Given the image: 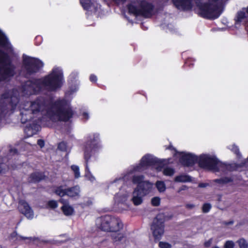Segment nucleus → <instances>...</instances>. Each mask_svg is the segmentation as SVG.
<instances>
[{"label": "nucleus", "instance_id": "2f4dec72", "mask_svg": "<svg viewBox=\"0 0 248 248\" xmlns=\"http://www.w3.org/2000/svg\"><path fill=\"white\" fill-rule=\"evenodd\" d=\"M10 237L12 239L16 238V240L18 241H22L26 239L31 240V237H24L20 235L18 236L16 231L12 232L10 235Z\"/></svg>", "mask_w": 248, "mask_h": 248}, {"label": "nucleus", "instance_id": "4be33fe9", "mask_svg": "<svg viewBox=\"0 0 248 248\" xmlns=\"http://www.w3.org/2000/svg\"><path fill=\"white\" fill-rule=\"evenodd\" d=\"M40 128V126L36 123H32L30 124L29 126H27L24 128V133L26 135L27 137L32 136L34 135L36 131H38Z\"/></svg>", "mask_w": 248, "mask_h": 248}, {"label": "nucleus", "instance_id": "39448f33", "mask_svg": "<svg viewBox=\"0 0 248 248\" xmlns=\"http://www.w3.org/2000/svg\"><path fill=\"white\" fill-rule=\"evenodd\" d=\"M40 80L42 88L49 92H56L63 85V73L58 68L53 69L49 74L40 78Z\"/></svg>", "mask_w": 248, "mask_h": 248}, {"label": "nucleus", "instance_id": "9d476101", "mask_svg": "<svg viewBox=\"0 0 248 248\" xmlns=\"http://www.w3.org/2000/svg\"><path fill=\"white\" fill-rule=\"evenodd\" d=\"M42 87L40 78H35L25 81L22 86V92L25 95L30 96L39 93Z\"/></svg>", "mask_w": 248, "mask_h": 248}, {"label": "nucleus", "instance_id": "4d7b16f0", "mask_svg": "<svg viewBox=\"0 0 248 248\" xmlns=\"http://www.w3.org/2000/svg\"><path fill=\"white\" fill-rule=\"evenodd\" d=\"M9 151L10 153H13L14 155L17 154L18 153V151L16 148H12L10 149Z\"/></svg>", "mask_w": 248, "mask_h": 248}, {"label": "nucleus", "instance_id": "4c0bfd02", "mask_svg": "<svg viewBox=\"0 0 248 248\" xmlns=\"http://www.w3.org/2000/svg\"><path fill=\"white\" fill-rule=\"evenodd\" d=\"M71 170L74 173V176L75 178H78L80 177L79 168L78 166L73 165L71 166Z\"/></svg>", "mask_w": 248, "mask_h": 248}, {"label": "nucleus", "instance_id": "b1692460", "mask_svg": "<svg viewBox=\"0 0 248 248\" xmlns=\"http://www.w3.org/2000/svg\"><path fill=\"white\" fill-rule=\"evenodd\" d=\"M33 113L30 110L25 109L20 113L21 116V122L22 124H25L29 121H30L32 118Z\"/></svg>", "mask_w": 248, "mask_h": 248}, {"label": "nucleus", "instance_id": "cd10ccee", "mask_svg": "<svg viewBox=\"0 0 248 248\" xmlns=\"http://www.w3.org/2000/svg\"><path fill=\"white\" fill-rule=\"evenodd\" d=\"M128 13L129 14H133L135 16H140V8L131 3L128 4L127 5Z\"/></svg>", "mask_w": 248, "mask_h": 248}, {"label": "nucleus", "instance_id": "5701e85b", "mask_svg": "<svg viewBox=\"0 0 248 248\" xmlns=\"http://www.w3.org/2000/svg\"><path fill=\"white\" fill-rule=\"evenodd\" d=\"M80 187L78 185L66 188V196L72 198H78L79 196Z\"/></svg>", "mask_w": 248, "mask_h": 248}, {"label": "nucleus", "instance_id": "37998d69", "mask_svg": "<svg viewBox=\"0 0 248 248\" xmlns=\"http://www.w3.org/2000/svg\"><path fill=\"white\" fill-rule=\"evenodd\" d=\"M151 203L154 206H158L160 203V199L158 197H155L152 199Z\"/></svg>", "mask_w": 248, "mask_h": 248}, {"label": "nucleus", "instance_id": "4468645a", "mask_svg": "<svg viewBox=\"0 0 248 248\" xmlns=\"http://www.w3.org/2000/svg\"><path fill=\"white\" fill-rule=\"evenodd\" d=\"M155 6L145 0L141 1L140 4V16L145 18H149L153 16Z\"/></svg>", "mask_w": 248, "mask_h": 248}, {"label": "nucleus", "instance_id": "79ce46f5", "mask_svg": "<svg viewBox=\"0 0 248 248\" xmlns=\"http://www.w3.org/2000/svg\"><path fill=\"white\" fill-rule=\"evenodd\" d=\"M47 206L52 209L56 208L58 206V202L55 200H50L47 202Z\"/></svg>", "mask_w": 248, "mask_h": 248}, {"label": "nucleus", "instance_id": "473e14b6", "mask_svg": "<svg viewBox=\"0 0 248 248\" xmlns=\"http://www.w3.org/2000/svg\"><path fill=\"white\" fill-rule=\"evenodd\" d=\"M80 3L83 8L85 10H89L91 7L90 0H79Z\"/></svg>", "mask_w": 248, "mask_h": 248}, {"label": "nucleus", "instance_id": "1a4fd4ad", "mask_svg": "<svg viewBox=\"0 0 248 248\" xmlns=\"http://www.w3.org/2000/svg\"><path fill=\"white\" fill-rule=\"evenodd\" d=\"M166 216L164 214L159 213L154 218L151 226L154 241L157 243L162 238L164 233L165 221Z\"/></svg>", "mask_w": 248, "mask_h": 248}, {"label": "nucleus", "instance_id": "c03bdc74", "mask_svg": "<svg viewBox=\"0 0 248 248\" xmlns=\"http://www.w3.org/2000/svg\"><path fill=\"white\" fill-rule=\"evenodd\" d=\"M234 243L232 240H227L225 242L223 248H234Z\"/></svg>", "mask_w": 248, "mask_h": 248}, {"label": "nucleus", "instance_id": "338daca9", "mask_svg": "<svg viewBox=\"0 0 248 248\" xmlns=\"http://www.w3.org/2000/svg\"><path fill=\"white\" fill-rule=\"evenodd\" d=\"M213 248H219L217 246H215V247H213Z\"/></svg>", "mask_w": 248, "mask_h": 248}, {"label": "nucleus", "instance_id": "69168bd1", "mask_svg": "<svg viewBox=\"0 0 248 248\" xmlns=\"http://www.w3.org/2000/svg\"><path fill=\"white\" fill-rule=\"evenodd\" d=\"M246 12H247V14H248V7L247 8Z\"/></svg>", "mask_w": 248, "mask_h": 248}, {"label": "nucleus", "instance_id": "bb28decb", "mask_svg": "<svg viewBox=\"0 0 248 248\" xmlns=\"http://www.w3.org/2000/svg\"><path fill=\"white\" fill-rule=\"evenodd\" d=\"M174 181L176 182H190L192 181L191 177L186 174H181L176 176L174 178Z\"/></svg>", "mask_w": 248, "mask_h": 248}, {"label": "nucleus", "instance_id": "aec40b11", "mask_svg": "<svg viewBox=\"0 0 248 248\" xmlns=\"http://www.w3.org/2000/svg\"><path fill=\"white\" fill-rule=\"evenodd\" d=\"M46 176L43 172L35 171L30 174L29 177L30 183H37L45 179Z\"/></svg>", "mask_w": 248, "mask_h": 248}, {"label": "nucleus", "instance_id": "c756f323", "mask_svg": "<svg viewBox=\"0 0 248 248\" xmlns=\"http://www.w3.org/2000/svg\"><path fill=\"white\" fill-rule=\"evenodd\" d=\"M214 182L219 184L223 185L232 182L233 179L232 177H224L220 179H215Z\"/></svg>", "mask_w": 248, "mask_h": 248}, {"label": "nucleus", "instance_id": "9b49d317", "mask_svg": "<svg viewBox=\"0 0 248 248\" xmlns=\"http://www.w3.org/2000/svg\"><path fill=\"white\" fill-rule=\"evenodd\" d=\"M162 165V162L157 158L154 157L149 154H146L142 156L140 163L134 168V170L136 171H141L151 166L158 165L161 167Z\"/></svg>", "mask_w": 248, "mask_h": 248}, {"label": "nucleus", "instance_id": "ea45409f", "mask_svg": "<svg viewBox=\"0 0 248 248\" xmlns=\"http://www.w3.org/2000/svg\"><path fill=\"white\" fill-rule=\"evenodd\" d=\"M67 144L64 141H62L58 144V149L63 152L66 151L67 150Z\"/></svg>", "mask_w": 248, "mask_h": 248}, {"label": "nucleus", "instance_id": "6e6552de", "mask_svg": "<svg viewBox=\"0 0 248 248\" xmlns=\"http://www.w3.org/2000/svg\"><path fill=\"white\" fill-rule=\"evenodd\" d=\"M43 66V62L39 59L23 55L22 68L27 75L32 76L38 73Z\"/></svg>", "mask_w": 248, "mask_h": 248}, {"label": "nucleus", "instance_id": "6ab92c4d", "mask_svg": "<svg viewBox=\"0 0 248 248\" xmlns=\"http://www.w3.org/2000/svg\"><path fill=\"white\" fill-rule=\"evenodd\" d=\"M112 216L106 215L101 217L100 229L104 231L108 232L110 230V227L111 222Z\"/></svg>", "mask_w": 248, "mask_h": 248}, {"label": "nucleus", "instance_id": "c9c22d12", "mask_svg": "<svg viewBox=\"0 0 248 248\" xmlns=\"http://www.w3.org/2000/svg\"><path fill=\"white\" fill-rule=\"evenodd\" d=\"M156 187L160 192H164L166 190V186L163 181H157L156 183Z\"/></svg>", "mask_w": 248, "mask_h": 248}, {"label": "nucleus", "instance_id": "8fccbe9b", "mask_svg": "<svg viewBox=\"0 0 248 248\" xmlns=\"http://www.w3.org/2000/svg\"><path fill=\"white\" fill-rule=\"evenodd\" d=\"M90 80L92 82L95 83L97 80V77L94 74H91L90 76Z\"/></svg>", "mask_w": 248, "mask_h": 248}, {"label": "nucleus", "instance_id": "7c9ffc66", "mask_svg": "<svg viewBox=\"0 0 248 248\" xmlns=\"http://www.w3.org/2000/svg\"><path fill=\"white\" fill-rule=\"evenodd\" d=\"M144 176L143 175H134L132 177V182L135 184L140 185L143 183Z\"/></svg>", "mask_w": 248, "mask_h": 248}, {"label": "nucleus", "instance_id": "603ef678", "mask_svg": "<svg viewBox=\"0 0 248 248\" xmlns=\"http://www.w3.org/2000/svg\"><path fill=\"white\" fill-rule=\"evenodd\" d=\"M37 144L41 147L43 148L45 146V141L43 140L39 139L37 140Z\"/></svg>", "mask_w": 248, "mask_h": 248}, {"label": "nucleus", "instance_id": "6e6d98bb", "mask_svg": "<svg viewBox=\"0 0 248 248\" xmlns=\"http://www.w3.org/2000/svg\"><path fill=\"white\" fill-rule=\"evenodd\" d=\"M82 116L84 119L86 120H88L89 118V114L86 112H83L82 113Z\"/></svg>", "mask_w": 248, "mask_h": 248}, {"label": "nucleus", "instance_id": "49530a36", "mask_svg": "<svg viewBox=\"0 0 248 248\" xmlns=\"http://www.w3.org/2000/svg\"><path fill=\"white\" fill-rule=\"evenodd\" d=\"M159 247L160 248H171V245L170 243L166 242L160 241L159 242Z\"/></svg>", "mask_w": 248, "mask_h": 248}, {"label": "nucleus", "instance_id": "09e8293b", "mask_svg": "<svg viewBox=\"0 0 248 248\" xmlns=\"http://www.w3.org/2000/svg\"><path fill=\"white\" fill-rule=\"evenodd\" d=\"M42 41V37L40 36H37L34 39V43L36 45H40Z\"/></svg>", "mask_w": 248, "mask_h": 248}, {"label": "nucleus", "instance_id": "ddd939ff", "mask_svg": "<svg viewBox=\"0 0 248 248\" xmlns=\"http://www.w3.org/2000/svg\"><path fill=\"white\" fill-rule=\"evenodd\" d=\"M179 155H181L179 162L185 167H191L198 163L199 157L195 155L184 152H180Z\"/></svg>", "mask_w": 248, "mask_h": 248}, {"label": "nucleus", "instance_id": "423d86ee", "mask_svg": "<svg viewBox=\"0 0 248 248\" xmlns=\"http://www.w3.org/2000/svg\"><path fill=\"white\" fill-rule=\"evenodd\" d=\"M16 66L8 54L0 49V82L9 79L16 74Z\"/></svg>", "mask_w": 248, "mask_h": 248}, {"label": "nucleus", "instance_id": "7ed1b4c3", "mask_svg": "<svg viewBox=\"0 0 248 248\" xmlns=\"http://www.w3.org/2000/svg\"><path fill=\"white\" fill-rule=\"evenodd\" d=\"M218 0H195L198 9V15L206 19L217 18L221 13L220 7L217 2Z\"/></svg>", "mask_w": 248, "mask_h": 248}, {"label": "nucleus", "instance_id": "13d9d810", "mask_svg": "<svg viewBox=\"0 0 248 248\" xmlns=\"http://www.w3.org/2000/svg\"><path fill=\"white\" fill-rule=\"evenodd\" d=\"M191 59H187L185 62L186 65H188L189 66H193L194 64L193 63H191Z\"/></svg>", "mask_w": 248, "mask_h": 248}, {"label": "nucleus", "instance_id": "72a5a7b5", "mask_svg": "<svg viewBox=\"0 0 248 248\" xmlns=\"http://www.w3.org/2000/svg\"><path fill=\"white\" fill-rule=\"evenodd\" d=\"M163 172L166 176H171L174 174L175 170L172 168L167 167L164 169Z\"/></svg>", "mask_w": 248, "mask_h": 248}, {"label": "nucleus", "instance_id": "5fc2aeb1", "mask_svg": "<svg viewBox=\"0 0 248 248\" xmlns=\"http://www.w3.org/2000/svg\"><path fill=\"white\" fill-rule=\"evenodd\" d=\"M195 207V205L193 204L187 203L186 205V208L188 209H192Z\"/></svg>", "mask_w": 248, "mask_h": 248}, {"label": "nucleus", "instance_id": "f704fd0d", "mask_svg": "<svg viewBox=\"0 0 248 248\" xmlns=\"http://www.w3.org/2000/svg\"><path fill=\"white\" fill-rule=\"evenodd\" d=\"M238 244L239 248H248V243L247 241L243 238H240L236 241Z\"/></svg>", "mask_w": 248, "mask_h": 248}, {"label": "nucleus", "instance_id": "20e7f679", "mask_svg": "<svg viewBox=\"0 0 248 248\" xmlns=\"http://www.w3.org/2000/svg\"><path fill=\"white\" fill-rule=\"evenodd\" d=\"M0 121L8 113H13L19 102L18 92L15 89L8 90L0 96Z\"/></svg>", "mask_w": 248, "mask_h": 248}, {"label": "nucleus", "instance_id": "f8f14e48", "mask_svg": "<svg viewBox=\"0 0 248 248\" xmlns=\"http://www.w3.org/2000/svg\"><path fill=\"white\" fill-rule=\"evenodd\" d=\"M48 105V99L44 96L37 97L31 102L30 110L34 114L45 110Z\"/></svg>", "mask_w": 248, "mask_h": 248}, {"label": "nucleus", "instance_id": "e2e57ef3", "mask_svg": "<svg viewBox=\"0 0 248 248\" xmlns=\"http://www.w3.org/2000/svg\"><path fill=\"white\" fill-rule=\"evenodd\" d=\"M210 244V242H205V244H204V245L205 247H209V245Z\"/></svg>", "mask_w": 248, "mask_h": 248}, {"label": "nucleus", "instance_id": "f03ea898", "mask_svg": "<svg viewBox=\"0 0 248 248\" xmlns=\"http://www.w3.org/2000/svg\"><path fill=\"white\" fill-rule=\"evenodd\" d=\"M99 135L98 134H93L88 135L84 145V159L85 160V176L91 181L95 179L90 170L89 163L91 158L96 159V154L100 148L99 144Z\"/></svg>", "mask_w": 248, "mask_h": 248}, {"label": "nucleus", "instance_id": "f257e3e1", "mask_svg": "<svg viewBox=\"0 0 248 248\" xmlns=\"http://www.w3.org/2000/svg\"><path fill=\"white\" fill-rule=\"evenodd\" d=\"M74 114L72 108L64 99H59L49 104L46 115L52 121L67 122Z\"/></svg>", "mask_w": 248, "mask_h": 248}, {"label": "nucleus", "instance_id": "2eb2a0df", "mask_svg": "<svg viewBox=\"0 0 248 248\" xmlns=\"http://www.w3.org/2000/svg\"><path fill=\"white\" fill-rule=\"evenodd\" d=\"M176 8L182 11H189L193 7V0H171Z\"/></svg>", "mask_w": 248, "mask_h": 248}, {"label": "nucleus", "instance_id": "a19ab883", "mask_svg": "<svg viewBox=\"0 0 248 248\" xmlns=\"http://www.w3.org/2000/svg\"><path fill=\"white\" fill-rule=\"evenodd\" d=\"M211 205L209 203H204L202 206V211L204 213H207L209 212L211 209Z\"/></svg>", "mask_w": 248, "mask_h": 248}, {"label": "nucleus", "instance_id": "bf43d9fd", "mask_svg": "<svg viewBox=\"0 0 248 248\" xmlns=\"http://www.w3.org/2000/svg\"><path fill=\"white\" fill-rule=\"evenodd\" d=\"M208 184L207 183H201L199 184V186L200 187H205L207 186Z\"/></svg>", "mask_w": 248, "mask_h": 248}, {"label": "nucleus", "instance_id": "3c124183", "mask_svg": "<svg viewBox=\"0 0 248 248\" xmlns=\"http://www.w3.org/2000/svg\"><path fill=\"white\" fill-rule=\"evenodd\" d=\"M58 202L61 203L63 205H69L68 201L67 200H65L63 198H61L59 200Z\"/></svg>", "mask_w": 248, "mask_h": 248}, {"label": "nucleus", "instance_id": "c85d7f7f", "mask_svg": "<svg viewBox=\"0 0 248 248\" xmlns=\"http://www.w3.org/2000/svg\"><path fill=\"white\" fill-rule=\"evenodd\" d=\"M63 186H57L54 190V193L61 197L66 195V188L63 189Z\"/></svg>", "mask_w": 248, "mask_h": 248}, {"label": "nucleus", "instance_id": "412c9836", "mask_svg": "<svg viewBox=\"0 0 248 248\" xmlns=\"http://www.w3.org/2000/svg\"><path fill=\"white\" fill-rule=\"evenodd\" d=\"M0 47L6 50L12 48L11 43L5 33L0 29Z\"/></svg>", "mask_w": 248, "mask_h": 248}, {"label": "nucleus", "instance_id": "f3484780", "mask_svg": "<svg viewBox=\"0 0 248 248\" xmlns=\"http://www.w3.org/2000/svg\"><path fill=\"white\" fill-rule=\"evenodd\" d=\"M111 221L110 225L109 226L110 230H108V232H116L123 228V224L118 217L112 216Z\"/></svg>", "mask_w": 248, "mask_h": 248}, {"label": "nucleus", "instance_id": "680f3d73", "mask_svg": "<svg viewBox=\"0 0 248 248\" xmlns=\"http://www.w3.org/2000/svg\"><path fill=\"white\" fill-rule=\"evenodd\" d=\"M75 74H72L70 75V78H73L74 79H75L76 77H75Z\"/></svg>", "mask_w": 248, "mask_h": 248}, {"label": "nucleus", "instance_id": "774afa93", "mask_svg": "<svg viewBox=\"0 0 248 248\" xmlns=\"http://www.w3.org/2000/svg\"><path fill=\"white\" fill-rule=\"evenodd\" d=\"M31 133V131H28V134H30V133Z\"/></svg>", "mask_w": 248, "mask_h": 248}, {"label": "nucleus", "instance_id": "a878e982", "mask_svg": "<svg viewBox=\"0 0 248 248\" xmlns=\"http://www.w3.org/2000/svg\"><path fill=\"white\" fill-rule=\"evenodd\" d=\"M61 210L63 214L66 216L72 215L75 211L74 208L69 204L62 205L61 207Z\"/></svg>", "mask_w": 248, "mask_h": 248}, {"label": "nucleus", "instance_id": "0e129e2a", "mask_svg": "<svg viewBox=\"0 0 248 248\" xmlns=\"http://www.w3.org/2000/svg\"><path fill=\"white\" fill-rule=\"evenodd\" d=\"M2 171V168L1 167V164H0V173Z\"/></svg>", "mask_w": 248, "mask_h": 248}, {"label": "nucleus", "instance_id": "e433bc0d", "mask_svg": "<svg viewBox=\"0 0 248 248\" xmlns=\"http://www.w3.org/2000/svg\"><path fill=\"white\" fill-rule=\"evenodd\" d=\"M112 239L114 242L121 241L124 237L123 234L121 233H113L111 235Z\"/></svg>", "mask_w": 248, "mask_h": 248}, {"label": "nucleus", "instance_id": "a211bd4d", "mask_svg": "<svg viewBox=\"0 0 248 248\" xmlns=\"http://www.w3.org/2000/svg\"><path fill=\"white\" fill-rule=\"evenodd\" d=\"M153 184L149 181H144L141 185H138L137 187L136 188L141 192L142 196H145L150 192L152 189Z\"/></svg>", "mask_w": 248, "mask_h": 248}, {"label": "nucleus", "instance_id": "0eeeda50", "mask_svg": "<svg viewBox=\"0 0 248 248\" xmlns=\"http://www.w3.org/2000/svg\"><path fill=\"white\" fill-rule=\"evenodd\" d=\"M199 166L202 169L218 172L226 168V165L217 157L207 155H201L198 158Z\"/></svg>", "mask_w": 248, "mask_h": 248}, {"label": "nucleus", "instance_id": "de8ad7c7", "mask_svg": "<svg viewBox=\"0 0 248 248\" xmlns=\"http://www.w3.org/2000/svg\"><path fill=\"white\" fill-rule=\"evenodd\" d=\"M246 17L245 13L242 11H239L237 14V18L238 21H241L242 19Z\"/></svg>", "mask_w": 248, "mask_h": 248}, {"label": "nucleus", "instance_id": "393cba45", "mask_svg": "<svg viewBox=\"0 0 248 248\" xmlns=\"http://www.w3.org/2000/svg\"><path fill=\"white\" fill-rule=\"evenodd\" d=\"M142 194L139 192L138 190L136 189H135L133 192V197L132 198V201L135 205H139L142 202V197L144 196H142Z\"/></svg>", "mask_w": 248, "mask_h": 248}, {"label": "nucleus", "instance_id": "864d4df0", "mask_svg": "<svg viewBox=\"0 0 248 248\" xmlns=\"http://www.w3.org/2000/svg\"><path fill=\"white\" fill-rule=\"evenodd\" d=\"M187 189H188V187L186 186L183 185L179 188L178 192H180V191H182L183 190H186Z\"/></svg>", "mask_w": 248, "mask_h": 248}, {"label": "nucleus", "instance_id": "dca6fc26", "mask_svg": "<svg viewBox=\"0 0 248 248\" xmlns=\"http://www.w3.org/2000/svg\"><path fill=\"white\" fill-rule=\"evenodd\" d=\"M19 210L21 213L28 218H32L33 211L28 203L25 200H21L19 202Z\"/></svg>", "mask_w": 248, "mask_h": 248}, {"label": "nucleus", "instance_id": "052dcab7", "mask_svg": "<svg viewBox=\"0 0 248 248\" xmlns=\"http://www.w3.org/2000/svg\"><path fill=\"white\" fill-rule=\"evenodd\" d=\"M224 224L226 225H232L233 224V221L231 220L229 221H225L224 222Z\"/></svg>", "mask_w": 248, "mask_h": 248}, {"label": "nucleus", "instance_id": "a18cd8bd", "mask_svg": "<svg viewBox=\"0 0 248 248\" xmlns=\"http://www.w3.org/2000/svg\"><path fill=\"white\" fill-rule=\"evenodd\" d=\"M166 150H169L170 151H173L174 152V154L173 155L174 156H175L177 155V154H179V152H178L175 147H174L171 144H170L168 146H166Z\"/></svg>", "mask_w": 248, "mask_h": 248}, {"label": "nucleus", "instance_id": "58836bf2", "mask_svg": "<svg viewBox=\"0 0 248 248\" xmlns=\"http://www.w3.org/2000/svg\"><path fill=\"white\" fill-rule=\"evenodd\" d=\"M229 149L231 150L234 154H235L238 157H239L241 155L238 147L235 144L232 145L231 147L229 148Z\"/></svg>", "mask_w": 248, "mask_h": 248}]
</instances>
